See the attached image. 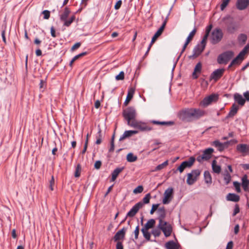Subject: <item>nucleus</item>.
Here are the masks:
<instances>
[{
  "label": "nucleus",
  "instance_id": "1",
  "mask_svg": "<svg viewBox=\"0 0 249 249\" xmlns=\"http://www.w3.org/2000/svg\"><path fill=\"white\" fill-rule=\"evenodd\" d=\"M122 115L124 119L127 121V124L131 126V122L137 121L136 118L137 112L134 107H129L123 110Z\"/></svg>",
  "mask_w": 249,
  "mask_h": 249
},
{
  "label": "nucleus",
  "instance_id": "2",
  "mask_svg": "<svg viewBox=\"0 0 249 249\" xmlns=\"http://www.w3.org/2000/svg\"><path fill=\"white\" fill-rule=\"evenodd\" d=\"M159 224L157 227L160 230L162 231L165 237H169L173 231L172 225L164 220H159Z\"/></svg>",
  "mask_w": 249,
  "mask_h": 249
},
{
  "label": "nucleus",
  "instance_id": "3",
  "mask_svg": "<svg viewBox=\"0 0 249 249\" xmlns=\"http://www.w3.org/2000/svg\"><path fill=\"white\" fill-rule=\"evenodd\" d=\"M233 56L234 52L233 51H225L218 56L217 58V63L219 64H227Z\"/></svg>",
  "mask_w": 249,
  "mask_h": 249
},
{
  "label": "nucleus",
  "instance_id": "4",
  "mask_svg": "<svg viewBox=\"0 0 249 249\" xmlns=\"http://www.w3.org/2000/svg\"><path fill=\"white\" fill-rule=\"evenodd\" d=\"M206 114V111L199 108H190V122L197 120Z\"/></svg>",
  "mask_w": 249,
  "mask_h": 249
},
{
  "label": "nucleus",
  "instance_id": "5",
  "mask_svg": "<svg viewBox=\"0 0 249 249\" xmlns=\"http://www.w3.org/2000/svg\"><path fill=\"white\" fill-rule=\"evenodd\" d=\"M225 24L227 27V32L230 34H234L238 29V25L232 18H225Z\"/></svg>",
  "mask_w": 249,
  "mask_h": 249
},
{
  "label": "nucleus",
  "instance_id": "6",
  "mask_svg": "<svg viewBox=\"0 0 249 249\" xmlns=\"http://www.w3.org/2000/svg\"><path fill=\"white\" fill-rule=\"evenodd\" d=\"M223 36V33L220 28H215L212 32L211 36V42L212 44L219 43Z\"/></svg>",
  "mask_w": 249,
  "mask_h": 249
},
{
  "label": "nucleus",
  "instance_id": "7",
  "mask_svg": "<svg viewBox=\"0 0 249 249\" xmlns=\"http://www.w3.org/2000/svg\"><path fill=\"white\" fill-rule=\"evenodd\" d=\"M163 195L162 203L163 204H169L174 197V189L172 187H169L165 191Z\"/></svg>",
  "mask_w": 249,
  "mask_h": 249
},
{
  "label": "nucleus",
  "instance_id": "8",
  "mask_svg": "<svg viewBox=\"0 0 249 249\" xmlns=\"http://www.w3.org/2000/svg\"><path fill=\"white\" fill-rule=\"evenodd\" d=\"M225 69L219 68L214 70L210 76V81L213 80L215 82L218 81L224 75Z\"/></svg>",
  "mask_w": 249,
  "mask_h": 249
},
{
  "label": "nucleus",
  "instance_id": "9",
  "mask_svg": "<svg viewBox=\"0 0 249 249\" xmlns=\"http://www.w3.org/2000/svg\"><path fill=\"white\" fill-rule=\"evenodd\" d=\"M131 126L139 129L141 131H149L152 130V127L147 126L145 123L141 122H131Z\"/></svg>",
  "mask_w": 249,
  "mask_h": 249
},
{
  "label": "nucleus",
  "instance_id": "10",
  "mask_svg": "<svg viewBox=\"0 0 249 249\" xmlns=\"http://www.w3.org/2000/svg\"><path fill=\"white\" fill-rule=\"evenodd\" d=\"M219 99V95L216 93H213L207 97H205L201 104L204 107H207L213 102H216Z\"/></svg>",
  "mask_w": 249,
  "mask_h": 249
},
{
  "label": "nucleus",
  "instance_id": "11",
  "mask_svg": "<svg viewBox=\"0 0 249 249\" xmlns=\"http://www.w3.org/2000/svg\"><path fill=\"white\" fill-rule=\"evenodd\" d=\"M178 118L183 122H190V108L180 110L178 114Z\"/></svg>",
  "mask_w": 249,
  "mask_h": 249
},
{
  "label": "nucleus",
  "instance_id": "12",
  "mask_svg": "<svg viewBox=\"0 0 249 249\" xmlns=\"http://www.w3.org/2000/svg\"><path fill=\"white\" fill-rule=\"evenodd\" d=\"M127 228L123 227L122 229L118 231L112 238L114 242H121L124 239Z\"/></svg>",
  "mask_w": 249,
  "mask_h": 249
},
{
  "label": "nucleus",
  "instance_id": "13",
  "mask_svg": "<svg viewBox=\"0 0 249 249\" xmlns=\"http://www.w3.org/2000/svg\"><path fill=\"white\" fill-rule=\"evenodd\" d=\"M239 109L238 106L234 103L231 107V109L228 115L223 119V121H226L227 119L230 118H233L237 113Z\"/></svg>",
  "mask_w": 249,
  "mask_h": 249
},
{
  "label": "nucleus",
  "instance_id": "14",
  "mask_svg": "<svg viewBox=\"0 0 249 249\" xmlns=\"http://www.w3.org/2000/svg\"><path fill=\"white\" fill-rule=\"evenodd\" d=\"M142 208V204L140 203H137L135 204L130 210L127 213L126 217H133L138 212L140 209Z\"/></svg>",
  "mask_w": 249,
  "mask_h": 249
},
{
  "label": "nucleus",
  "instance_id": "15",
  "mask_svg": "<svg viewBox=\"0 0 249 249\" xmlns=\"http://www.w3.org/2000/svg\"><path fill=\"white\" fill-rule=\"evenodd\" d=\"M196 29L194 28L189 34V36L187 37L185 42L182 48V53H184L189 43L193 40L196 33Z\"/></svg>",
  "mask_w": 249,
  "mask_h": 249
},
{
  "label": "nucleus",
  "instance_id": "16",
  "mask_svg": "<svg viewBox=\"0 0 249 249\" xmlns=\"http://www.w3.org/2000/svg\"><path fill=\"white\" fill-rule=\"evenodd\" d=\"M213 152L214 149L213 148H206L203 151L202 158L204 159L205 161H208L212 158Z\"/></svg>",
  "mask_w": 249,
  "mask_h": 249
},
{
  "label": "nucleus",
  "instance_id": "17",
  "mask_svg": "<svg viewBox=\"0 0 249 249\" xmlns=\"http://www.w3.org/2000/svg\"><path fill=\"white\" fill-rule=\"evenodd\" d=\"M249 5V0H237L236 6L239 10L245 9Z\"/></svg>",
  "mask_w": 249,
  "mask_h": 249
},
{
  "label": "nucleus",
  "instance_id": "18",
  "mask_svg": "<svg viewBox=\"0 0 249 249\" xmlns=\"http://www.w3.org/2000/svg\"><path fill=\"white\" fill-rule=\"evenodd\" d=\"M135 89L133 88H130L128 89L127 94L126 98L125 99V100L124 101V107H126L130 101L132 100L133 98L134 94L135 93Z\"/></svg>",
  "mask_w": 249,
  "mask_h": 249
},
{
  "label": "nucleus",
  "instance_id": "19",
  "mask_svg": "<svg viewBox=\"0 0 249 249\" xmlns=\"http://www.w3.org/2000/svg\"><path fill=\"white\" fill-rule=\"evenodd\" d=\"M202 71V63L200 62H198L195 66L194 71L192 73V78L193 79H196L198 78V73H200Z\"/></svg>",
  "mask_w": 249,
  "mask_h": 249
},
{
  "label": "nucleus",
  "instance_id": "20",
  "mask_svg": "<svg viewBox=\"0 0 249 249\" xmlns=\"http://www.w3.org/2000/svg\"><path fill=\"white\" fill-rule=\"evenodd\" d=\"M138 133L137 130H126L119 139V141H122L126 138H128L134 134Z\"/></svg>",
  "mask_w": 249,
  "mask_h": 249
},
{
  "label": "nucleus",
  "instance_id": "21",
  "mask_svg": "<svg viewBox=\"0 0 249 249\" xmlns=\"http://www.w3.org/2000/svg\"><path fill=\"white\" fill-rule=\"evenodd\" d=\"M233 98L235 102H237L239 105L241 106H244L246 99H244L241 94L238 93H235L233 95Z\"/></svg>",
  "mask_w": 249,
  "mask_h": 249
},
{
  "label": "nucleus",
  "instance_id": "22",
  "mask_svg": "<svg viewBox=\"0 0 249 249\" xmlns=\"http://www.w3.org/2000/svg\"><path fill=\"white\" fill-rule=\"evenodd\" d=\"M242 186L246 192L249 191V179H248V176L244 175L242 178Z\"/></svg>",
  "mask_w": 249,
  "mask_h": 249
},
{
  "label": "nucleus",
  "instance_id": "23",
  "mask_svg": "<svg viewBox=\"0 0 249 249\" xmlns=\"http://www.w3.org/2000/svg\"><path fill=\"white\" fill-rule=\"evenodd\" d=\"M124 169V167H117L116 169H115L113 172L111 173V181H115L118 176H119V174L122 172Z\"/></svg>",
  "mask_w": 249,
  "mask_h": 249
},
{
  "label": "nucleus",
  "instance_id": "24",
  "mask_svg": "<svg viewBox=\"0 0 249 249\" xmlns=\"http://www.w3.org/2000/svg\"><path fill=\"white\" fill-rule=\"evenodd\" d=\"M226 199L228 201L237 202L240 200V196L234 193H229L226 196Z\"/></svg>",
  "mask_w": 249,
  "mask_h": 249
},
{
  "label": "nucleus",
  "instance_id": "25",
  "mask_svg": "<svg viewBox=\"0 0 249 249\" xmlns=\"http://www.w3.org/2000/svg\"><path fill=\"white\" fill-rule=\"evenodd\" d=\"M180 246L174 241L171 240L166 243L165 247L167 249H179Z\"/></svg>",
  "mask_w": 249,
  "mask_h": 249
},
{
  "label": "nucleus",
  "instance_id": "26",
  "mask_svg": "<svg viewBox=\"0 0 249 249\" xmlns=\"http://www.w3.org/2000/svg\"><path fill=\"white\" fill-rule=\"evenodd\" d=\"M157 213L159 216L157 219L159 220H163L166 215V210L164 207H160L158 209Z\"/></svg>",
  "mask_w": 249,
  "mask_h": 249
},
{
  "label": "nucleus",
  "instance_id": "27",
  "mask_svg": "<svg viewBox=\"0 0 249 249\" xmlns=\"http://www.w3.org/2000/svg\"><path fill=\"white\" fill-rule=\"evenodd\" d=\"M236 149L241 153H247L249 152V146L246 144H239L237 145Z\"/></svg>",
  "mask_w": 249,
  "mask_h": 249
},
{
  "label": "nucleus",
  "instance_id": "28",
  "mask_svg": "<svg viewBox=\"0 0 249 249\" xmlns=\"http://www.w3.org/2000/svg\"><path fill=\"white\" fill-rule=\"evenodd\" d=\"M216 163V160H213L212 162V168L213 173L219 174L221 171V167Z\"/></svg>",
  "mask_w": 249,
  "mask_h": 249
},
{
  "label": "nucleus",
  "instance_id": "29",
  "mask_svg": "<svg viewBox=\"0 0 249 249\" xmlns=\"http://www.w3.org/2000/svg\"><path fill=\"white\" fill-rule=\"evenodd\" d=\"M151 123L154 124L161 125H172L175 124L174 121H159L156 120H152Z\"/></svg>",
  "mask_w": 249,
  "mask_h": 249
},
{
  "label": "nucleus",
  "instance_id": "30",
  "mask_svg": "<svg viewBox=\"0 0 249 249\" xmlns=\"http://www.w3.org/2000/svg\"><path fill=\"white\" fill-rule=\"evenodd\" d=\"M195 158L191 157L188 160H186L182 162L185 168H190L194 164L195 161Z\"/></svg>",
  "mask_w": 249,
  "mask_h": 249
},
{
  "label": "nucleus",
  "instance_id": "31",
  "mask_svg": "<svg viewBox=\"0 0 249 249\" xmlns=\"http://www.w3.org/2000/svg\"><path fill=\"white\" fill-rule=\"evenodd\" d=\"M156 221L154 219H150L145 224L142 229L149 230L150 229L153 228L155 225Z\"/></svg>",
  "mask_w": 249,
  "mask_h": 249
},
{
  "label": "nucleus",
  "instance_id": "32",
  "mask_svg": "<svg viewBox=\"0 0 249 249\" xmlns=\"http://www.w3.org/2000/svg\"><path fill=\"white\" fill-rule=\"evenodd\" d=\"M71 13V10L69 8L66 7L63 13L60 16V19L61 21L65 20L68 18L69 15Z\"/></svg>",
  "mask_w": 249,
  "mask_h": 249
},
{
  "label": "nucleus",
  "instance_id": "33",
  "mask_svg": "<svg viewBox=\"0 0 249 249\" xmlns=\"http://www.w3.org/2000/svg\"><path fill=\"white\" fill-rule=\"evenodd\" d=\"M204 180L206 184L211 185L212 183V178L209 171H205L204 173Z\"/></svg>",
  "mask_w": 249,
  "mask_h": 249
},
{
  "label": "nucleus",
  "instance_id": "34",
  "mask_svg": "<svg viewBox=\"0 0 249 249\" xmlns=\"http://www.w3.org/2000/svg\"><path fill=\"white\" fill-rule=\"evenodd\" d=\"M212 145L217 148L219 151H223L225 149V147L223 143L220 142L219 140H215L212 142Z\"/></svg>",
  "mask_w": 249,
  "mask_h": 249
},
{
  "label": "nucleus",
  "instance_id": "35",
  "mask_svg": "<svg viewBox=\"0 0 249 249\" xmlns=\"http://www.w3.org/2000/svg\"><path fill=\"white\" fill-rule=\"evenodd\" d=\"M102 130L100 128L99 125L98 126V130L96 135V141L95 142V143L96 144H100L102 142Z\"/></svg>",
  "mask_w": 249,
  "mask_h": 249
},
{
  "label": "nucleus",
  "instance_id": "36",
  "mask_svg": "<svg viewBox=\"0 0 249 249\" xmlns=\"http://www.w3.org/2000/svg\"><path fill=\"white\" fill-rule=\"evenodd\" d=\"M204 49L205 48H203V45H201V44H197L194 47L193 49V53H196L198 56H199L203 51Z\"/></svg>",
  "mask_w": 249,
  "mask_h": 249
},
{
  "label": "nucleus",
  "instance_id": "37",
  "mask_svg": "<svg viewBox=\"0 0 249 249\" xmlns=\"http://www.w3.org/2000/svg\"><path fill=\"white\" fill-rule=\"evenodd\" d=\"M248 36L245 34H240L237 38L239 43L241 44H245L247 40Z\"/></svg>",
  "mask_w": 249,
  "mask_h": 249
},
{
  "label": "nucleus",
  "instance_id": "38",
  "mask_svg": "<svg viewBox=\"0 0 249 249\" xmlns=\"http://www.w3.org/2000/svg\"><path fill=\"white\" fill-rule=\"evenodd\" d=\"M187 180H186V182L189 185H193V184L195 183V182H196V178H195L192 174H191V173H188L187 174Z\"/></svg>",
  "mask_w": 249,
  "mask_h": 249
},
{
  "label": "nucleus",
  "instance_id": "39",
  "mask_svg": "<svg viewBox=\"0 0 249 249\" xmlns=\"http://www.w3.org/2000/svg\"><path fill=\"white\" fill-rule=\"evenodd\" d=\"M75 16L74 15H72L71 17V18L69 19H66L65 20H63L62 21L64 22L63 25L66 27H69L71 24L75 20Z\"/></svg>",
  "mask_w": 249,
  "mask_h": 249
},
{
  "label": "nucleus",
  "instance_id": "40",
  "mask_svg": "<svg viewBox=\"0 0 249 249\" xmlns=\"http://www.w3.org/2000/svg\"><path fill=\"white\" fill-rule=\"evenodd\" d=\"M137 156L134 155L132 153H129L126 156V160L129 162H135L137 160Z\"/></svg>",
  "mask_w": 249,
  "mask_h": 249
},
{
  "label": "nucleus",
  "instance_id": "41",
  "mask_svg": "<svg viewBox=\"0 0 249 249\" xmlns=\"http://www.w3.org/2000/svg\"><path fill=\"white\" fill-rule=\"evenodd\" d=\"M244 59V58L241 57L239 54H238L231 61L232 64H234V65H239L242 63Z\"/></svg>",
  "mask_w": 249,
  "mask_h": 249
},
{
  "label": "nucleus",
  "instance_id": "42",
  "mask_svg": "<svg viewBox=\"0 0 249 249\" xmlns=\"http://www.w3.org/2000/svg\"><path fill=\"white\" fill-rule=\"evenodd\" d=\"M151 195L150 193L147 194L142 199V201H140L138 203H141L142 208L143 207V205L145 204H148L150 202V199L151 198Z\"/></svg>",
  "mask_w": 249,
  "mask_h": 249
},
{
  "label": "nucleus",
  "instance_id": "43",
  "mask_svg": "<svg viewBox=\"0 0 249 249\" xmlns=\"http://www.w3.org/2000/svg\"><path fill=\"white\" fill-rule=\"evenodd\" d=\"M168 165V160H166V161L163 162L162 163L158 165V166H157L155 168V169L153 170V171L156 172V171H158L161 170L162 169H163L164 167L167 166Z\"/></svg>",
  "mask_w": 249,
  "mask_h": 249
},
{
  "label": "nucleus",
  "instance_id": "44",
  "mask_svg": "<svg viewBox=\"0 0 249 249\" xmlns=\"http://www.w3.org/2000/svg\"><path fill=\"white\" fill-rule=\"evenodd\" d=\"M141 231L143 234V237L147 241H150L151 237V233L148 231V230H145L144 229H142Z\"/></svg>",
  "mask_w": 249,
  "mask_h": 249
},
{
  "label": "nucleus",
  "instance_id": "45",
  "mask_svg": "<svg viewBox=\"0 0 249 249\" xmlns=\"http://www.w3.org/2000/svg\"><path fill=\"white\" fill-rule=\"evenodd\" d=\"M231 176L227 170L225 171V173L224 174V180L226 185H228L231 181Z\"/></svg>",
  "mask_w": 249,
  "mask_h": 249
},
{
  "label": "nucleus",
  "instance_id": "46",
  "mask_svg": "<svg viewBox=\"0 0 249 249\" xmlns=\"http://www.w3.org/2000/svg\"><path fill=\"white\" fill-rule=\"evenodd\" d=\"M81 170V165L80 163H78L76 167L74 172V176L75 178H79L80 176Z\"/></svg>",
  "mask_w": 249,
  "mask_h": 249
},
{
  "label": "nucleus",
  "instance_id": "47",
  "mask_svg": "<svg viewBox=\"0 0 249 249\" xmlns=\"http://www.w3.org/2000/svg\"><path fill=\"white\" fill-rule=\"evenodd\" d=\"M249 49V43H248L243 49L239 53V55L242 58H244V56L248 52V50Z\"/></svg>",
  "mask_w": 249,
  "mask_h": 249
},
{
  "label": "nucleus",
  "instance_id": "48",
  "mask_svg": "<svg viewBox=\"0 0 249 249\" xmlns=\"http://www.w3.org/2000/svg\"><path fill=\"white\" fill-rule=\"evenodd\" d=\"M162 34L161 32H160L159 31L157 30V31L155 33L154 36H153L151 41L152 43H154L158 38Z\"/></svg>",
  "mask_w": 249,
  "mask_h": 249
},
{
  "label": "nucleus",
  "instance_id": "49",
  "mask_svg": "<svg viewBox=\"0 0 249 249\" xmlns=\"http://www.w3.org/2000/svg\"><path fill=\"white\" fill-rule=\"evenodd\" d=\"M185 168H186L184 167V165L181 162V163L180 164V165L178 167L177 169H173V171L174 174H176L178 171H179L180 173H181L183 172Z\"/></svg>",
  "mask_w": 249,
  "mask_h": 249
},
{
  "label": "nucleus",
  "instance_id": "50",
  "mask_svg": "<svg viewBox=\"0 0 249 249\" xmlns=\"http://www.w3.org/2000/svg\"><path fill=\"white\" fill-rule=\"evenodd\" d=\"M193 177L196 178V181L197 179V177L200 175L201 171L199 169L193 170L191 172Z\"/></svg>",
  "mask_w": 249,
  "mask_h": 249
},
{
  "label": "nucleus",
  "instance_id": "51",
  "mask_svg": "<svg viewBox=\"0 0 249 249\" xmlns=\"http://www.w3.org/2000/svg\"><path fill=\"white\" fill-rule=\"evenodd\" d=\"M233 185L235 187L236 191L237 193H240L241 191L240 188L241 184L239 182L235 181L233 182Z\"/></svg>",
  "mask_w": 249,
  "mask_h": 249
},
{
  "label": "nucleus",
  "instance_id": "52",
  "mask_svg": "<svg viewBox=\"0 0 249 249\" xmlns=\"http://www.w3.org/2000/svg\"><path fill=\"white\" fill-rule=\"evenodd\" d=\"M209 36V35L205 33V35L202 38V39L201 41V45H203V48H205L207 43V40Z\"/></svg>",
  "mask_w": 249,
  "mask_h": 249
},
{
  "label": "nucleus",
  "instance_id": "53",
  "mask_svg": "<svg viewBox=\"0 0 249 249\" xmlns=\"http://www.w3.org/2000/svg\"><path fill=\"white\" fill-rule=\"evenodd\" d=\"M230 1V0H222V2L220 5V9L222 11L224 10L227 6Z\"/></svg>",
  "mask_w": 249,
  "mask_h": 249
},
{
  "label": "nucleus",
  "instance_id": "54",
  "mask_svg": "<svg viewBox=\"0 0 249 249\" xmlns=\"http://www.w3.org/2000/svg\"><path fill=\"white\" fill-rule=\"evenodd\" d=\"M143 190V186L142 185H139L136 188H135L133 190V193L134 194H139L142 193Z\"/></svg>",
  "mask_w": 249,
  "mask_h": 249
},
{
  "label": "nucleus",
  "instance_id": "55",
  "mask_svg": "<svg viewBox=\"0 0 249 249\" xmlns=\"http://www.w3.org/2000/svg\"><path fill=\"white\" fill-rule=\"evenodd\" d=\"M124 78V72L122 71L120 72L119 74L115 76V79L116 80H123Z\"/></svg>",
  "mask_w": 249,
  "mask_h": 249
},
{
  "label": "nucleus",
  "instance_id": "56",
  "mask_svg": "<svg viewBox=\"0 0 249 249\" xmlns=\"http://www.w3.org/2000/svg\"><path fill=\"white\" fill-rule=\"evenodd\" d=\"M42 14L43 15V18L45 19H48L50 17V12L49 10H44Z\"/></svg>",
  "mask_w": 249,
  "mask_h": 249
},
{
  "label": "nucleus",
  "instance_id": "57",
  "mask_svg": "<svg viewBox=\"0 0 249 249\" xmlns=\"http://www.w3.org/2000/svg\"><path fill=\"white\" fill-rule=\"evenodd\" d=\"M159 205H160V204H153L152 206L151 209L150 211V213L151 214H153L156 210L158 211V209H159L158 207H159Z\"/></svg>",
  "mask_w": 249,
  "mask_h": 249
},
{
  "label": "nucleus",
  "instance_id": "58",
  "mask_svg": "<svg viewBox=\"0 0 249 249\" xmlns=\"http://www.w3.org/2000/svg\"><path fill=\"white\" fill-rule=\"evenodd\" d=\"M151 234H152L155 237H159L160 234V231L159 229H154L151 231Z\"/></svg>",
  "mask_w": 249,
  "mask_h": 249
},
{
  "label": "nucleus",
  "instance_id": "59",
  "mask_svg": "<svg viewBox=\"0 0 249 249\" xmlns=\"http://www.w3.org/2000/svg\"><path fill=\"white\" fill-rule=\"evenodd\" d=\"M240 212V208L238 204H236L235 205L234 209L233 212L232 213V215L233 216H235L237 213H238Z\"/></svg>",
  "mask_w": 249,
  "mask_h": 249
},
{
  "label": "nucleus",
  "instance_id": "60",
  "mask_svg": "<svg viewBox=\"0 0 249 249\" xmlns=\"http://www.w3.org/2000/svg\"><path fill=\"white\" fill-rule=\"evenodd\" d=\"M140 233V227L139 225H138L134 231V234L135 235V239H137L138 238V236Z\"/></svg>",
  "mask_w": 249,
  "mask_h": 249
},
{
  "label": "nucleus",
  "instance_id": "61",
  "mask_svg": "<svg viewBox=\"0 0 249 249\" xmlns=\"http://www.w3.org/2000/svg\"><path fill=\"white\" fill-rule=\"evenodd\" d=\"M51 36L53 37H55L59 35V33H58L57 35L56 33L55 29L53 26H52L50 29Z\"/></svg>",
  "mask_w": 249,
  "mask_h": 249
},
{
  "label": "nucleus",
  "instance_id": "62",
  "mask_svg": "<svg viewBox=\"0 0 249 249\" xmlns=\"http://www.w3.org/2000/svg\"><path fill=\"white\" fill-rule=\"evenodd\" d=\"M102 161L100 160H97L95 161L94 164V167L95 169L97 170H99L100 169L102 166Z\"/></svg>",
  "mask_w": 249,
  "mask_h": 249
},
{
  "label": "nucleus",
  "instance_id": "63",
  "mask_svg": "<svg viewBox=\"0 0 249 249\" xmlns=\"http://www.w3.org/2000/svg\"><path fill=\"white\" fill-rule=\"evenodd\" d=\"M47 84L46 80L41 79L39 83V88L41 89H45L46 88Z\"/></svg>",
  "mask_w": 249,
  "mask_h": 249
},
{
  "label": "nucleus",
  "instance_id": "64",
  "mask_svg": "<svg viewBox=\"0 0 249 249\" xmlns=\"http://www.w3.org/2000/svg\"><path fill=\"white\" fill-rule=\"evenodd\" d=\"M122 1L121 0H118L115 5H114V9L115 10H118L120 8L121 5H122Z\"/></svg>",
  "mask_w": 249,
  "mask_h": 249
}]
</instances>
